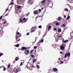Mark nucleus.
Listing matches in <instances>:
<instances>
[{"label": "nucleus", "mask_w": 73, "mask_h": 73, "mask_svg": "<svg viewBox=\"0 0 73 73\" xmlns=\"http://www.w3.org/2000/svg\"><path fill=\"white\" fill-rule=\"evenodd\" d=\"M69 41V40H66L64 41V43H66V42H68Z\"/></svg>", "instance_id": "ddd939ff"}, {"label": "nucleus", "mask_w": 73, "mask_h": 73, "mask_svg": "<svg viewBox=\"0 0 73 73\" xmlns=\"http://www.w3.org/2000/svg\"><path fill=\"white\" fill-rule=\"evenodd\" d=\"M31 2H32V1H31V0H29L28 2V4H30Z\"/></svg>", "instance_id": "b1692460"}, {"label": "nucleus", "mask_w": 73, "mask_h": 73, "mask_svg": "<svg viewBox=\"0 0 73 73\" xmlns=\"http://www.w3.org/2000/svg\"><path fill=\"white\" fill-rule=\"evenodd\" d=\"M33 50H31V54L32 53V52H33Z\"/></svg>", "instance_id": "37998d69"}, {"label": "nucleus", "mask_w": 73, "mask_h": 73, "mask_svg": "<svg viewBox=\"0 0 73 73\" xmlns=\"http://www.w3.org/2000/svg\"><path fill=\"white\" fill-rule=\"evenodd\" d=\"M56 25L57 26H58L59 25V23H56Z\"/></svg>", "instance_id": "412c9836"}, {"label": "nucleus", "mask_w": 73, "mask_h": 73, "mask_svg": "<svg viewBox=\"0 0 73 73\" xmlns=\"http://www.w3.org/2000/svg\"><path fill=\"white\" fill-rule=\"evenodd\" d=\"M20 68V67L19 68L16 67L14 69V72H12V73H17L18 72V70Z\"/></svg>", "instance_id": "f03ea898"}, {"label": "nucleus", "mask_w": 73, "mask_h": 73, "mask_svg": "<svg viewBox=\"0 0 73 73\" xmlns=\"http://www.w3.org/2000/svg\"><path fill=\"white\" fill-rule=\"evenodd\" d=\"M0 68H1V67H0Z\"/></svg>", "instance_id": "774afa93"}, {"label": "nucleus", "mask_w": 73, "mask_h": 73, "mask_svg": "<svg viewBox=\"0 0 73 73\" xmlns=\"http://www.w3.org/2000/svg\"><path fill=\"white\" fill-rule=\"evenodd\" d=\"M58 21H60L61 20V18L60 17H59L58 18Z\"/></svg>", "instance_id": "f3484780"}, {"label": "nucleus", "mask_w": 73, "mask_h": 73, "mask_svg": "<svg viewBox=\"0 0 73 73\" xmlns=\"http://www.w3.org/2000/svg\"><path fill=\"white\" fill-rule=\"evenodd\" d=\"M6 21H5V22H4L3 23V24H5V23H6Z\"/></svg>", "instance_id": "de8ad7c7"}, {"label": "nucleus", "mask_w": 73, "mask_h": 73, "mask_svg": "<svg viewBox=\"0 0 73 73\" xmlns=\"http://www.w3.org/2000/svg\"><path fill=\"white\" fill-rule=\"evenodd\" d=\"M20 37H21V34L19 32H18V30L17 31L16 33L15 38L16 40V42H17L18 41H19L20 40V39H19V38H20ZM18 39H19L18 40Z\"/></svg>", "instance_id": "f257e3e1"}, {"label": "nucleus", "mask_w": 73, "mask_h": 73, "mask_svg": "<svg viewBox=\"0 0 73 73\" xmlns=\"http://www.w3.org/2000/svg\"><path fill=\"white\" fill-rule=\"evenodd\" d=\"M35 30H32V31H31V32H35Z\"/></svg>", "instance_id": "79ce46f5"}, {"label": "nucleus", "mask_w": 73, "mask_h": 73, "mask_svg": "<svg viewBox=\"0 0 73 73\" xmlns=\"http://www.w3.org/2000/svg\"><path fill=\"white\" fill-rule=\"evenodd\" d=\"M3 54H4L1 53H0V57H1V56H3Z\"/></svg>", "instance_id": "393cba45"}, {"label": "nucleus", "mask_w": 73, "mask_h": 73, "mask_svg": "<svg viewBox=\"0 0 73 73\" xmlns=\"http://www.w3.org/2000/svg\"><path fill=\"white\" fill-rule=\"evenodd\" d=\"M64 63V62L63 61H61L60 62V64H63Z\"/></svg>", "instance_id": "a19ab883"}, {"label": "nucleus", "mask_w": 73, "mask_h": 73, "mask_svg": "<svg viewBox=\"0 0 73 73\" xmlns=\"http://www.w3.org/2000/svg\"><path fill=\"white\" fill-rule=\"evenodd\" d=\"M24 61L23 60H22L21 61V63L20 64V65L21 66L22 65H23V64H24Z\"/></svg>", "instance_id": "423d86ee"}, {"label": "nucleus", "mask_w": 73, "mask_h": 73, "mask_svg": "<svg viewBox=\"0 0 73 73\" xmlns=\"http://www.w3.org/2000/svg\"><path fill=\"white\" fill-rule=\"evenodd\" d=\"M0 32H1V30H0Z\"/></svg>", "instance_id": "338daca9"}, {"label": "nucleus", "mask_w": 73, "mask_h": 73, "mask_svg": "<svg viewBox=\"0 0 73 73\" xmlns=\"http://www.w3.org/2000/svg\"><path fill=\"white\" fill-rule=\"evenodd\" d=\"M58 32H61V29H58Z\"/></svg>", "instance_id": "5701e85b"}, {"label": "nucleus", "mask_w": 73, "mask_h": 73, "mask_svg": "<svg viewBox=\"0 0 73 73\" xmlns=\"http://www.w3.org/2000/svg\"><path fill=\"white\" fill-rule=\"evenodd\" d=\"M38 18V17H36V19H37V18Z\"/></svg>", "instance_id": "0e129e2a"}, {"label": "nucleus", "mask_w": 73, "mask_h": 73, "mask_svg": "<svg viewBox=\"0 0 73 73\" xmlns=\"http://www.w3.org/2000/svg\"><path fill=\"white\" fill-rule=\"evenodd\" d=\"M25 20H26V18H25V17L23 19V20H24V21H25Z\"/></svg>", "instance_id": "ea45409f"}, {"label": "nucleus", "mask_w": 73, "mask_h": 73, "mask_svg": "<svg viewBox=\"0 0 73 73\" xmlns=\"http://www.w3.org/2000/svg\"><path fill=\"white\" fill-rule=\"evenodd\" d=\"M31 57H32L33 58H34L35 57V56H34V55L33 54H31Z\"/></svg>", "instance_id": "6ab92c4d"}, {"label": "nucleus", "mask_w": 73, "mask_h": 73, "mask_svg": "<svg viewBox=\"0 0 73 73\" xmlns=\"http://www.w3.org/2000/svg\"><path fill=\"white\" fill-rule=\"evenodd\" d=\"M18 59H19V58L18 57H16L15 58V60L16 61H17L18 60Z\"/></svg>", "instance_id": "4468645a"}, {"label": "nucleus", "mask_w": 73, "mask_h": 73, "mask_svg": "<svg viewBox=\"0 0 73 73\" xmlns=\"http://www.w3.org/2000/svg\"><path fill=\"white\" fill-rule=\"evenodd\" d=\"M65 48V47L63 46H60V49L61 50H63Z\"/></svg>", "instance_id": "9d476101"}, {"label": "nucleus", "mask_w": 73, "mask_h": 73, "mask_svg": "<svg viewBox=\"0 0 73 73\" xmlns=\"http://www.w3.org/2000/svg\"><path fill=\"white\" fill-rule=\"evenodd\" d=\"M33 4V3H30V4L31 5V4Z\"/></svg>", "instance_id": "603ef678"}, {"label": "nucleus", "mask_w": 73, "mask_h": 73, "mask_svg": "<svg viewBox=\"0 0 73 73\" xmlns=\"http://www.w3.org/2000/svg\"><path fill=\"white\" fill-rule=\"evenodd\" d=\"M52 28V27L50 26H49L48 27V31H50V29Z\"/></svg>", "instance_id": "1a4fd4ad"}, {"label": "nucleus", "mask_w": 73, "mask_h": 73, "mask_svg": "<svg viewBox=\"0 0 73 73\" xmlns=\"http://www.w3.org/2000/svg\"><path fill=\"white\" fill-rule=\"evenodd\" d=\"M52 0H48V1L49 3H51V2H52Z\"/></svg>", "instance_id": "a878e982"}, {"label": "nucleus", "mask_w": 73, "mask_h": 73, "mask_svg": "<svg viewBox=\"0 0 73 73\" xmlns=\"http://www.w3.org/2000/svg\"><path fill=\"white\" fill-rule=\"evenodd\" d=\"M29 66H27V68H28V69H29Z\"/></svg>", "instance_id": "13d9d810"}, {"label": "nucleus", "mask_w": 73, "mask_h": 73, "mask_svg": "<svg viewBox=\"0 0 73 73\" xmlns=\"http://www.w3.org/2000/svg\"><path fill=\"white\" fill-rule=\"evenodd\" d=\"M36 37L35 39V41H36Z\"/></svg>", "instance_id": "052dcab7"}, {"label": "nucleus", "mask_w": 73, "mask_h": 73, "mask_svg": "<svg viewBox=\"0 0 73 73\" xmlns=\"http://www.w3.org/2000/svg\"><path fill=\"white\" fill-rule=\"evenodd\" d=\"M44 42V39H42L41 40V42Z\"/></svg>", "instance_id": "f704fd0d"}, {"label": "nucleus", "mask_w": 73, "mask_h": 73, "mask_svg": "<svg viewBox=\"0 0 73 73\" xmlns=\"http://www.w3.org/2000/svg\"><path fill=\"white\" fill-rule=\"evenodd\" d=\"M66 25L65 24H63L62 25H61V27H62V28H64L66 26Z\"/></svg>", "instance_id": "6e6552de"}, {"label": "nucleus", "mask_w": 73, "mask_h": 73, "mask_svg": "<svg viewBox=\"0 0 73 73\" xmlns=\"http://www.w3.org/2000/svg\"><path fill=\"white\" fill-rule=\"evenodd\" d=\"M70 55V53H68L67 54H65L64 57L65 58H66V57H67V56H69Z\"/></svg>", "instance_id": "7ed1b4c3"}, {"label": "nucleus", "mask_w": 73, "mask_h": 73, "mask_svg": "<svg viewBox=\"0 0 73 73\" xmlns=\"http://www.w3.org/2000/svg\"><path fill=\"white\" fill-rule=\"evenodd\" d=\"M62 36L61 35H59L57 36V37H58V38H60V37H62Z\"/></svg>", "instance_id": "72a5a7b5"}, {"label": "nucleus", "mask_w": 73, "mask_h": 73, "mask_svg": "<svg viewBox=\"0 0 73 73\" xmlns=\"http://www.w3.org/2000/svg\"><path fill=\"white\" fill-rule=\"evenodd\" d=\"M27 49V48L25 47H23L21 48V50H26Z\"/></svg>", "instance_id": "20e7f679"}, {"label": "nucleus", "mask_w": 73, "mask_h": 73, "mask_svg": "<svg viewBox=\"0 0 73 73\" xmlns=\"http://www.w3.org/2000/svg\"><path fill=\"white\" fill-rule=\"evenodd\" d=\"M71 44H72V43H70V46H71Z\"/></svg>", "instance_id": "bf43d9fd"}, {"label": "nucleus", "mask_w": 73, "mask_h": 73, "mask_svg": "<svg viewBox=\"0 0 73 73\" xmlns=\"http://www.w3.org/2000/svg\"><path fill=\"white\" fill-rule=\"evenodd\" d=\"M11 5H13V2H12L11 3Z\"/></svg>", "instance_id": "8fccbe9b"}, {"label": "nucleus", "mask_w": 73, "mask_h": 73, "mask_svg": "<svg viewBox=\"0 0 73 73\" xmlns=\"http://www.w3.org/2000/svg\"><path fill=\"white\" fill-rule=\"evenodd\" d=\"M12 1H13V0H12Z\"/></svg>", "instance_id": "69168bd1"}, {"label": "nucleus", "mask_w": 73, "mask_h": 73, "mask_svg": "<svg viewBox=\"0 0 73 73\" xmlns=\"http://www.w3.org/2000/svg\"><path fill=\"white\" fill-rule=\"evenodd\" d=\"M46 1H45V0H44L41 2V3L42 4H45V3Z\"/></svg>", "instance_id": "0eeeda50"}, {"label": "nucleus", "mask_w": 73, "mask_h": 73, "mask_svg": "<svg viewBox=\"0 0 73 73\" xmlns=\"http://www.w3.org/2000/svg\"><path fill=\"white\" fill-rule=\"evenodd\" d=\"M26 51H27V53L26 52H25V54H26L27 55L28 54H29V53H30L29 50H26L25 51V52H26Z\"/></svg>", "instance_id": "39448f33"}, {"label": "nucleus", "mask_w": 73, "mask_h": 73, "mask_svg": "<svg viewBox=\"0 0 73 73\" xmlns=\"http://www.w3.org/2000/svg\"><path fill=\"white\" fill-rule=\"evenodd\" d=\"M39 11L40 12H41V10L40 9H39Z\"/></svg>", "instance_id": "a18cd8bd"}, {"label": "nucleus", "mask_w": 73, "mask_h": 73, "mask_svg": "<svg viewBox=\"0 0 73 73\" xmlns=\"http://www.w3.org/2000/svg\"><path fill=\"white\" fill-rule=\"evenodd\" d=\"M62 41L63 42H64V39H63Z\"/></svg>", "instance_id": "864d4df0"}, {"label": "nucleus", "mask_w": 73, "mask_h": 73, "mask_svg": "<svg viewBox=\"0 0 73 73\" xmlns=\"http://www.w3.org/2000/svg\"><path fill=\"white\" fill-rule=\"evenodd\" d=\"M60 54H62L63 53V52H60Z\"/></svg>", "instance_id": "09e8293b"}, {"label": "nucleus", "mask_w": 73, "mask_h": 73, "mask_svg": "<svg viewBox=\"0 0 73 73\" xmlns=\"http://www.w3.org/2000/svg\"><path fill=\"white\" fill-rule=\"evenodd\" d=\"M65 10L67 12H68V9H65Z\"/></svg>", "instance_id": "cd10ccee"}, {"label": "nucleus", "mask_w": 73, "mask_h": 73, "mask_svg": "<svg viewBox=\"0 0 73 73\" xmlns=\"http://www.w3.org/2000/svg\"><path fill=\"white\" fill-rule=\"evenodd\" d=\"M42 27V26H41V25H40L38 26L39 28H41Z\"/></svg>", "instance_id": "473e14b6"}, {"label": "nucleus", "mask_w": 73, "mask_h": 73, "mask_svg": "<svg viewBox=\"0 0 73 73\" xmlns=\"http://www.w3.org/2000/svg\"><path fill=\"white\" fill-rule=\"evenodd\" d=\"M57 29L56 28H54V31H56V30H57Z\"/></svg>", "instance_id": "58836bf2"}, {"label": "nucleus", "mask_w": 73, "mask_h": 73, "mask_svg": "<svg viewBox=\"0 0 73 73\" xmlns=\"http://www.w3.org/2000/svg\"><path fill=\"white\" fill-rule=\"evenodd\" d=\"M29 13H28L26 15V16H29Z\"/></svg>", "instance_id": "2f4dec72"}, {"label": "nucleus", "mask_w": 73, "mask_h": 73, "mask_svg": "<svg viewBox=\"0 0 73 73\" xmlns=\"http://www.w3.org/2000/svg\"><path fill=\"white\" fill-rule=\"evenodd\" d=\"M4 14H5V13H4L3 15L1 16V17H0V20H1V19H2V18H3V15H4Z\"/></svg>", "instance_id": "4be33fe9"}, {"label": "nucleus", "mask_w": 73, "mask_h": 73, "mask_svg": "<svg viewBox=\"0 0 73 73\" xmlns=\"http://www.w3.org/2000/svg\"><path fill=\"white\" fill-rule=\"evenodd\" d=\"M16 46L17 48H18V47H19V46Z\"/></svg>", "instance_id": "4d7b16f0"}, {"label": "nucleus", "mask_w": 73, "mask_h": 73, "mask_svg": "<svg viewBox=\"0 0 73 73\" xmlns=\"http://www.w3.org/2000/svg\"><path fill=\"white\" fill-rule=\"evenodd\" d=\"M55 40H57V38H56Z\"/></svg>", "instance_id": "e2e57ef3"}, {"label": "nucleus", "mask_w": 73, "mask_h": 73, "mask_svg": "<svg viewBox=\"0 0 73 73\" xmlns=\"http://www.w3.org/2000/svg\"><path fill=\"white\" fill-rule=\"evenodd\" d=\"M8 11V8H7L6 9V11Z\"/></svg>", "instance_id": "49530a36"}, {"label": "nucleus", "mask_w": 73, "mask_h": 73, "mask_svg": "<svg viewBox=\"0 0 73 73\" xmlns=\"http://www.w3.org/2000/svg\"><path fill=\"white\" fill-rule=\"evenodd\" d=\"M64 18H66V15H64Z\"/></svg>", "instance_id": "3c124183"}, {"label": "nucleus", "mask_w": 73, "mask_h": 73, "mask_svg": "<svg viewBox=\"0 0 73 73\" xmlns=\"http://www.w3.org/2000/svg\"><path fill=\"white\" fill-rule=\"evenodd\" d=\"M29 35V33L28 32L27 34L26 35H27V36H28Z\"/></svg>", "instance_id": "4c0bfd02"}, {"label": "nucleus", "mask_w": 73, "mask_h": 73, "mask_svg": "<svg viewBox=\"0 0 73 73\" xmlns=\"http://www.w3.org/2000/svg\"><path fill=\"white\" fill-rule=\"evenodd\" d=\"M34 49H37V46H35L34 47Z\"/></svg>", "instance_id": "c03bdc74"}, {"label": "nucleus", "mask_w": 73, "mask_h": 73, "mask_svg": "<svg viewBox=\"0 0 73 73\" xmlns=\"http://www.w3.org/2000/svg\"><path fill=\"white\" fill-rule=\"evenodd\" d=\"M2 67H3V68H4L3 71H5L6 70V68H5V67H4V66H2Z\"/></svg>", "instance_id": "dca6fc26"}, {"label": "nucleus", "mask_w": 73, "mask_h": 73, "mask_svg": "<svg viewBox=\"0 0 73 73\" xmlns=\"http://www.w3.org/2000/svg\"><path fill=\"white\" fill-rule=\"evenodd\" d=\"M40 42H38V44H38V46L40 45Z\"/></svg>", "instance_id": "c756f323"}, {"label": "nucleus", "mask_w": 73, "mask_h": 73, "mask_svg": "<svg viewBox=\"0 0 73 73\" xmlns=\"http://www.w3.org/2000/svg\"><path fill=\"white\" fill-rule=\"evenodd\" d=\"M19 45H20L19 44H17L16 45H15L14 46H19Z\"/></svg>", "instance_id": "c9c22d12"}, {"label": "nucleus", "mask_w": 73, "mask_h": 73, "mask_svg": "<svg viewBox=\"0 0 73 73\" xmlns=\"http://www.w3.org/2000/svg\"><path fill=\"white\" fill-rule=\"evenodd\" d=\"M53 71H54L55 72L58 71V70H57V69L56 68H53Z\"/></svg>", "instance_id": "9b49d317"}, {"label": "nucleus", "mask_w": 73, "mask_h": 73, "mask_svg": "<svg viewBox=\"0 0 73 73\" xmlns=\"http://www.w3.org/2000/svg\"><path fill=\"white\" fill-rule=\"evenodd\" d=\"M61 59V58H58V60H60V59Z\"/></svg>", "instance_id": "5fc2aeb1"}, {"label": "nucleus", "mask_w": 73, "mask_h": 73, "mask_svg": "<svg viewBox=\"0 0 73 73\" xmlns=\"http://www.w3.org/2000/svg\"><path fill=\"white\" fill-rule=\"evenodd\" d=\"M70 19V16H68V17L66 18L67 20H68V19Z\"/></svg>", "instance_id": "bb28decb"}, {"label": "nucleus", "mask_w": 73, "mask_h": 73, "mask_svg": "<svg viewBox=\"0 0 73 73\" xmlns=\"http://www.w3.org/2000/svg\"><path fill=\"white\" fill-rule=\"evenodd\" d=\"M36 66H37V68H38V69H39L40 68V66H39V65H37Z\"/></svg>", "instance_id": "c85d7f7f"}, {"label": "nucleus", "mask_w": 73, "mask_h": 73, "mask_svg": "<svg viewBox=\"0 0 73 73\" xmlns=\"http://www.w3.org/2000/svg\"><path fill=\"white\" fill-rule=\"evenodd\" d=\"M34 15H36V14H37V13H38V11H35L34 12Z\"/></svg>", "instance_id": "f8f14e48"}, {"label": "nucleus", "mask_w": 73, "mask_h": 73, "mask_svg": "<svg viewBox=\"0 0 73 73\" xmlns=\"http://www.w3.org/2000/svg\"><path fill=\"white\" fill-rule=\"evenodd\" d=\"M27 20H26L25 21V22H27Z\"/></svg>", "instance_id": "680f3d73"}, {"label": "nucleus", "mask_w": 73, "mask_h": 73, "mask_svg": "<svg viewBox=\"0 0 73 73\" xmlns=\"http://www.w3.org/2000/svg\"><path fill=\"white\" fill-rule=\"evenodd\" d=\"M41 9L42 10H43V9H44V8H42Z\"/></svg>", "instance_id": "6e6d98bb"}, {"label": "nucleus", "mask_w": 73, "mask_h": 73, "mask_svg": "<svg viewBox=\"0 0 73 73\" xmlns=\"http://www.w3.org/2000/svg\"><path fill=\"white\" fill-rule=\"evenodd\" d=\"M17 9H20V8H21V6H17Z\"/></svg>", "instance_id": "a211bd4d"}, {"label": "nucleus", "mask_w": 73, "mask_h": 73, "mask_svg": "<svg viewBox=\"0 0 73 73\" xmlns=\"http://www.w3.org/2000/svg\"><path fill=\"white\" fill-rule=\"evenodd\" d=\"M8 14H6L3 17H5V16H8Z\"/></svg>", "instance_id": "e433bc0d"}, {"label": "nucleus", "mask_w": 73, "mask_h": 73, "mask_svg": "<svg viewBox=\"0 0 73 73\" xmlns=\"http://www.w3.org/2000/svg\"><path fill=\"white\" fill-rule=\"evenodd\" d=\"M10 66H11V64H9L8 66V68H10Z\"/></svg>", "instance_id": "7c9ffc66"}, {"label": "nucleus", "mask_w": 73, "mask_h": 73, "mask_svg": "<svg viewBox=\"0 0 73 73\" xmlns=\"http://www.w3.org/2000/svg\"><path fill=\"white\" fill-rule=\"evenodd\" d=\"M20 22L21 23L22 22V21H23V18L20 19Z\"/></svg>", "instance_id": "aec40b11"}, {"label": "nucleus", "mask_w": 73, "mask_h": 73, "mask_svg": "<svg viewBox=\"0 0 73 73\" xmlns=\"http://www.w3.org/2000/svg\"><path fill=\"white\" fill-rule=\"evenodd\" d=\"M36 60H37V59H34L33 60V63H35V62H36Z\"/></svg>", "instance_id": "2eb2a0df"}]
</instances>
